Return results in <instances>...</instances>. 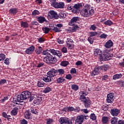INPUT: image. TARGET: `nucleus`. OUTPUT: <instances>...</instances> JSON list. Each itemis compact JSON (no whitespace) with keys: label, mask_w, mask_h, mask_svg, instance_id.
Wrapping results in <instances>:
<instances>
[{"label":"nucleus","mask_w":124,"mask_h":124,"mask_svg":"<svg viewBox=\"0 0 124 124\" xmlns=\"http://www.w3.org/2000/svg\"><path fill=\"white\" fill-rule=\"evenodd\" d=\"M31 92L28 91H23L21 94L15 96L13 98V103L18 104L17 102H23V100L28 99L31 96Z\"/></svg>","instance_id":"1"},{"label":"nucleus","mask_w":124,"mask_h":124,"mask_svg":"<svg viewBox=\"0 0 124 124\" xmlns=\"http://www.w3.org/2000/svg\"><path fill=\"white\" fill-rule=\"evenodd\" d=\"M80 14L83 17L93 16L94 14V10L90 5L86 4L83 9L81 11Z\"/></svg>","instance_id":"2"},{"label":"nucleus","mask_w":124,"mask_h":124,"mask_svg":"<svg viewBox=\"0 0 124 124\" xmlns=\"http://www.w3.org/2000/svg\"><path fill=\"white\" fill-rule=\"evenodd\" d=\"M43 61L47 64H54L58 62V59L55 56L50 55L45 57Z\"/></svg>","instance_id":"3"},{"label":"nucleus","mask_w":124,"mask_h":124,"mask_svg":"<svg viewBox=\"0 0 124 124\" xmlns=\"http://www.w3.org/2000/svg\"><path fill=\"white\" fill-rule=\"evenodd\" d=\"M100 61H109L111 60V54L108 52H105L104 54L99 57Z\"/></svg>","instance_id":"4"},{"label":"nucleus","mask_w":124,"mask_h":124,"mask_svg":"<svg viewBox=\"0 0 124 124\" xmlns=\"http://www.w3.org/2000/svg\"><path fill=\"white\" fill-rule=\"evenodd\" d=\"M48 14V17L50 19H59V15L54 10L50 11Z\"/></svg>","instance_id":"5"},{"label":"nucleus","mask_w":124,"mask_h":124,"mask_svg":"<svg viewBox=\"0 0 124 124\" xmlns=\"http://www.w3.org/2000/svg\"><path fill=\"white\" fill-rule=\"evenodd\" d=\"M59 123L61 124H72V121L66 117H61L59 120Z\"/></svg>","instance_id":"6"},{"label":"nucleus","mask_w":124,"mask_h":124,"mask_svg":"<svg viewBox=\"0 0 124 124\" xmlns=\"http://www.w3.org/2000/svg\"><path fill=\"white\" fill-rule=\"evenodd\" d=\"M115 99V94L113 93H110L107 95V102L108 103H113Z\"/></svg>","instance_id":"7"},{"label":"nucleus","mask_w":124,"mask_h":124,"mask_svg":"<svg viewBox=\"0 0 124 124\" xmlns=\"http://www.w3.org/2000/svg\"><path fill=\"white\" fill-rule=\"evenodd\" d=\"M80 100L83 102L84 105L86 108H89V107L91 106V100H90L89 98H85L84 99L81 98Z\"/></svg>","instance_id":"8"},{"label":"nucleus","mask_w":124,"mask_h":124,"mask_svg":"<svg viewBox=\"0 0 124 124\" xmlns=\"http://www.w3.org/2000/svg\"><path fill=\"white\" fill-rule=\"evenodd\" d=\"M50 53L52 54V55H54V56H57L58 57L59 59H62V52L59 51V50H56L55 49H50Z\"/></svg>","instance_id":"9"},{"label":"nucleus","mask_w":124,"mask_h":124,"mask_svg":"<svg viewBox=\"0 0 124 124\" xmlns=\"http://www.w3.org/2000/svg\"><path fill=\"white\" fill-rule=\"evenodd\" d=\"M85 120V116L82 115L78 116L76 120L75 124H82Z\"/></svg>","instance_id":"10"},{"label":"nucleus","mask_w":124,"mask_h":124,"mask_svg":"<svg viewBox=\"0 0 124 124\" xmlns=\"http://www.w3.org/2000/svg\"><path fill=\"white\" fill-rule=\"evenodd\" d=\"M79 20H80V17L75 16L73 17L70 22L69 23V26H75V25L79 22Z\"/></svg>","instance_id":"11"},{"label":"nucleus","mask_w":124,"mask_h":124,"mask_svg":"<svg viewBox=\"0 0 124 124\" xmlns=\"http://www.w3.org/2000/svg\"><path fill=\"white\" fill-rule=\"evenodd\" d=\"M103 67L98 66L96 67L93 71L92 72V76H95V75H97L100 72L101 70H102Z\"/></svg>","instance_id":"12"},{"label":"nucleus","mask_w":124,"mask_h":124,"mask_svg":"<svg viewBox=\"0 0 124 124\" xmlns=\"http://www.w3.org/2000/svg\"><path fill=\"white\" fill-rule=\"evenodd\" d=\"M82 3H78L74 5V8L73 9V13H78L80 11L79 8L81 7Z\"/></svg>","instance_id":"13"},{"label":"nucleus","mask_w":124,"mask_h":124,"mask_svg":"<svg viewBox=\"0 0 124 124\" xmlns=\"http://www.w3.org/2000/svg\"><path fill=\"white\" fill-rule=\"evenodd\" d=\"M57 73L58 71L56 69H51L47 73V75H48V76H50V77L53 78V77H54V76H56V75H57Z\"/></svg>","instance_id":"14"},{"label":"nucleus","mask_w":124,"mask_h":124,"mask_svg":"<svg viewBox=\"0 0 124 124\" xmlns=\"http://www.w3.org/2000/svg\"><path fill=\"white\" fill-rule=\"evenodd\" d=\"M35 49V47H34V46H31L26 50V54H27L28 55H31V54L33 53V51H34Z\"/></svg>","instance_id":"15"},{"label":"nucleus","mask_w":124,"mask_h":124,"mask_svg":"<svg viewBox=\"0 0 124 124\" xmlns=\"http://www.w3.org/2000/svg\"><path fill=\"white\" fill-rule=\"evenodd\" d=\"M120 112H121L120 109L117 108L111 109L110 110L111 114L113 117H117L120 114Z\"/></svg>","instance_id":"16"},{"label":"nucleus","mask_w":124,"mask_h":124,"mask_svg":"<svg viewBox=\"0 0 124 124\" xmlns=\"http://www.w3.org/2000/svg\"><path fill=\"white\" fill-rule=\"evenodd\" d=\"M43 80L44 82H46V83H50V82L53 81V78H51L49 75L45 76L43 77Z\"/></svg>","instance_id":"17"},{"label":"nucleus","mask_w":124,"mask_h":124,"mask_svg":"<svg viewBox=\"0 0 124 124\" xmlns=\"http://www.w3.org/2000/svg\"><path fill=\"white\" fill-rule=\"evenodd\" d=\"M88 92H87L86 90L80 91L79 92L80 97L79 99L81 100V98H83V99L85 98H87L86 97V95H88Z\"/></svg>","instance_id":"18"},{"label":"nucleus","mask_w":124,"mask_h":124,"mask_svg":"<svg viewBox=\"0 0 124 124\" xmlns=\"http://www.w3.org/2000/svg\"><path fill=\"white\" fill-rule=\"evenodd\" d=\"M73 40L70 38L67 39L66 41L67 46L69 49H73V46L72 45Z\"/></svg>","instance_id":"19"},{"label":"nucleus","mask_w":124,"mask_h":124,"mask_svg":"<svg viewBox=\"0 0 124 124\" xmlns=\"http://www.w3.org/2000/svg\"><path fill=\"white\" fill-rule=\"evenodd\" d=\"M18 8H12L9 10V12L10 14L12 15H16L18 12Z\"/></svg>","instance_id":"20"},{"label":"nucleus","mask_w":124,"mask_h":124,"mask_svg":"<svg viewBox=\"0 0 124 124\" xmlns=\"http://www.w3.org/2000/svg\"><path fill=\"white\" fill-rule=\"evenodd\" d=\"M42 102H43V101L42 100V98L41 97L35 98L33 101L34 104H36V105L41 104V103H42Z\"/></svg>","instance_id":"21"},{"label":"nucleus","mask_w":124,"mask_h":124,"mask_svg":"<svg viewBox=\"0 0 124 124\" xmlns=\"http://www.w3.org/2000/svg\"><path fill=\"white\" fill-rule=\"evenodd\" d=\"M64 7V3L62 2H56L55 6H54L55 8H61L62 9Z\"/></svg>","instance_id":"22"},{"label":"nucleus","mask_w":124,"mask_h":124,"mask_svg":"<svg viewBox=\"0 0 124 124\" xmlns=\"http://www.w3.org/2000/svg\"><path fill=\"white\" fill-rule=\"evenodd\" d=\"M113 42L111 40L108 41L105 44L106 48H111L113 46Z\"/></svg>","instance_id":"23"},{"label":"nucleus","mask_w":124,"mask_h":124,"mask_svg":"<svg viewBox=\"0 0 124 124\" xmlns=\"http://www.w3.org/2000/svg\"><path fill=\"white\" fill-rule=\"evenodd\" d=\"M101 54H102V52H101L100 49L97 48L94 50V56H99V57H100V56H102Z\"/></svg>","instance_id":"24"},{"label":"nucleus","mask_w":124,"mask_h":124,"mask_svg":"<svg viewBox=\"0 0 124 124\" xmlns=\"http://www.w3.org/2000/svg\"><path fill=\"white\" fill-rule=\"evenodd\" d=\"M31 111H30L29 109L28 111H26L24 113L25 117L27 120H29V119H31Z\"/></svg>","instance_id":"25"},{"label":"nucleus","mask_w":124,"mask_h":124,"mask_svg":"<svg viewBox=\"0 0 124 124\" xmlns=\"http://www.w3.org/2000/svg\"><path fill=\"white\" fill-rule=\"evenodd\" d=\"M18 108L17 107L14 108L11 111V114L12 116H16L18 114Z\"/></svg>","instance_id":"26"},{"label":"nucleus","mask_w":124,"mask_h":124,"mask_svg":"<svg viewBox=\"0 0 124 124\" xmlns=\"http://www.w3.org/2000/svg\"><path fill=\"white\" fill-rule=\"evenodd\" d=\"M123 75L122 74H116L113 76L112 79L113 80H117L118 79H121V78L122 77Z\"/></svg>","instance_id":"27"},{"label":"nucleus","mask_w":124,"mask_h":124,"mask_svg":"<svg viewBox=\"0 0 124 124\" xmlns=\"http://www.w3.org/2000/svg\"><path fill=\"white\" fill-rule=\"evenodd\" d=\"M66 17V14L64 12H61L58 15V18L60 19H64Z\"/></svg>","instance_id":"28"},{"label":"nucleus","mask_w":124,"mask_h":124,"mask_svg":"<svg viewBox=\"0 0 124 124\" xmlns=\"http://www.w3.org/2000/svg\"><path fill=\"white\" fill-rule=\"evenodd\" d=\"M42 51H43V48L41 46H38L37 48L35 50V53L37 55H40L41 53H42Z\"/></svg>","instance_id":"29"},{"label":"nucleus","mask_w":124,"mask_h":124,"mask_svg":"<svg viewBox=\"0 0 124 124\" xmlns=\"http://www.w3.org/2000/svg\"><path fill=\"white\" fill-rule=\"evenodd\" d=\"M38 21L39 23L43 24L44 22H46V18L43 16H39L38 17Z\"/></svg>","instance_id":"30"},{"label":"nucleus","mask_w":124,"mask_h":124,"mask_svg":"<svg viewBox=\"0 0 124 124\" xmlns=\"http://www.w3.org/2000/svg\"><path fill=\"white\" fill-rule=\"evenodd\" d=\"M79 29L78 26H74L72 28H70L69 29V31H71V32H74V31H76Z\"/></svg>","instance_id":"31"},{"label":"nucleus","mask_w":124,"mask_h":124,"mask_svg":"<svg viewBox=\"0 0 124 124\" xmlns=\"http://www.w3.org/2000/svg\"><path fill=\"white\" fill-rule=\"evenodd\" d=\"M29 110V112H30V113H32V114H35V115H37V114H38L37 110L33 108H30Z\"/></svg>","instance_id":"32"},{"label":"nucleus","mask_w":124,"mask_h":124,"mask_svg":"<svg viewBox=\"0 0 124 124\" xmlns=\"http://www.w3.org/2000/svg\"><path fill=\"white\" fill-rule=\"evenodd\" d=\"M64 81H65V78H64L62 77L59 78L57 79V84H62V83H63V82H64Z\"/></svg>","instance_id":"33"},{"label":"nucleus","mask_w":124,"mask_h":124,"mask_svg":"<svg viewBox=\"0 0 124 124\" xmlns=\"http://www.w3.org/2000/svg\"><path fill=\"white\" fill-rule=\"evenodd\" d=\"M21 26L22 28H24L25 29H27V28H29V23L27 22H23L22 21L21 23Z\"/></svg>","instance_id":"34"},{"label":"nucleus","mask_w":124,"mask_h":124,"mask_svg":"<svg viewBox=\"0 0 124 124\" xmlns=\"http://www.w3.org/2000/svg\"><path fill=\"white\" fill-rule=\"evenodd\" d=\"M71 89L73 91H75L76 92L79 90V86L76 84H73L71 85Z\"/></svg>","instance_id":"35"},{"label":"nucleus","mask_w":124,"mask_h":124,"mask_svg":"<svg viewBox=\"0 0 124 124\" xmlns=\"http://www.w3.org/2000/svg\"><path fill=\"white\" fill-rule=\"evenodd\" d=\"M104 24L106 26H112V25H113V22H112V21H111V20L109 19V20L106 21L104 23Z\"/></svg>","instance_id":"36"},{"label":"nucleus","mask_w":124,"mask_h":124,"mask_svg":"<svg viewBox=\"0 0 124 124\" xmlns=\"http://www.w3.org/2000/svg\"><path fill=\"white\" fill-rule=\"evenodd\" d=\"M51 91H52V88L47 87L44 90L43 93H50Z\"/></svg>","instance_id":"37"},{"label":"nucleus","mask_w":124,"mask_h":124,"mask_svg":"<svg viewBox=\"0 0 124 124\" xmlns=\"http://www.w3.org/2000/svg\"><path fill=\"white\" fill-rule=\"evenodd\" d=\"M50 53H51V51L48 49H46L43 51L42 52L43 55H45V56H48V55L50 56L51 54H50Z\"/></svg>","instance_id":"38"},{"label":"nucleus","mask_w":124,"mask_h":124,"mask_svg":"<svg viewBox=\"0 0 124 124\" xmlns=\"http://www.w3.org/2000/svg\"><path fill=\"white\" fill-rule=\"evenodd\" d=\"M117 122H118V118L117 117H114L110 119V123L111 124H117Z\"/></svg>","instance_id":"39"},{"label":"nucleus","mask_w":124,"mask_h":124,"mask_svg":"<svg viewBox=\"0 0 124 124\" xmlns=\"http://www.w3.org/2000/svg\"><path fill=\"white\" fill-rule=\"evenodd\" d=\"M102 122L103 124H107V123H108V117H103L102 118Z\"/></svg>","instance_id":"40"},{"label":"nucleus","mask_w":124,"mask_h":124,"mask_svg":"<svg viewBox=\"0 0 124 124\" xmlns=\"http://www.w3.org/2000/svg\"><path fill=\"white\" fill-rule=\"evenodd\" d=\"M2 117H3V118H5L6 119H7V120H9V119L11 118V116L7 115V114H6V113L5 112H2Z\"/></svg>","instance_id":"41"},{"label":"nucleus","mask_w":124,"mask_h":124,"mask_svg":"<svg viewBox=\"0 0 124 124\" xmlns=\"http://www.w3.org/2000/svg\"><path fill=\"white\" fill-rule=\"evenodd\" d=\"M69 108V111H75L76 112H79V111H80V109L78 108H77L76 109H75L74 108H73V107H68Z\"/></svg>","instance_id":"42"},{"label":"nucleus","mask_w":124,"mask_h":124,"mask_svg":"<svg viewBox=\"0 0 124 124\" xmlns=\"http://www.w3.org/2000/svg\"><path fill=\"white\" fill-rule=\"evenodd\" d=\"M42 30L45 33H48L50 31V28L48 27H43Z\"/></svg>","instance_id":"43"},{"label":"nucleus","mask_w":124,"mask_h":124,"mask_svg":"<svg viewBox=\"0 0 124 124\" xmlns=\"http://www.w3.org/2000/svg\"><path fill=\"white\" fill-rule=\"evenodd\" d=\"M90 119L93 121H95L96 120V115L94 113H92L90 115Z\"/></svg>","instance_id":"44"},{"label":"nucleus","mask_w":124,"mask_h":124,"mask_svg":"<svg viewBox=\"0 0 124 124\" xmlns=\"http://www.w3.org/2000/svg\"><path fill=\"white\" fill-rule=\"evenodd\" d=\"M50 2H51V6L55 7L57 3L56 0H49Z\"/></svg>","instance_id":"45"},{"label":"nucleus","mask_w":124,"mask_h":124,"mask_svg":"<svg viewBox=\"0 0 124 124\" xmlns=\"http://www.w3.org/2000/svg\"><path fill=\"white\" fill-rule=\"evenodd\" d=\"M102 81H108V80H110V79L108 78V75H106L102 77Z\"/></svg>","instance_id":"46"},{"label":"nucleus","mask_w":124,"mask_h":124,"mask_svg":"<svg viewBox=\"0 0 124 124\" xmlns=\"http://www.w3.org/2000/svg\"><path fill=\"white\" fill-rule=\"evenodd\" d=\"M5 57L6 56L5 55H4V54H0V62H1V61H4Z\"/></svg>","instance_id":"47"},{"label":"nucleus","mask_w":124,"mask_h":124,"mask_svg":"<svg viewBox=\"0 0 124 124\" xmlns=\"http://www.w3.org/2000/svg\"><path fill=\"white\" fill-rule=\"evenodd\" d=\"M57 72L59 73V75H62L64 74V70L62 69H59L58 70Z\"/></svg>","instance_id":"48"},{"label":"nucleus","mask_w":124,"mask_h":124,"mask_svg":"<svg viewBox=\"0 0 124 124\" xmlns=\"http://www.w3.org/2000/svg\"><path fill=\"white\" fill-rule=\"evenodd\" d=\"M69 62L67 61H62L61 62V65L62 66H67V65L68 64Z\"/></svg>","instance_id":"49"},{"label":"nucleus","mask_w":124,"mask_h":124,"mask_svg":"<svg viewBox=\"0 0 124 124\" xmlns=\"http://www.w3.org/2000/svg\"><path fill=\"white\" fill-rule=\"evenodd\" d=\"M39 14V12L36 10H34L32 13V16H35L36 15H38Z\"/></svg>","instance_id":"50"},{"label":"nucleus","mask_w":124,"mask_h":124,"mask_svg":"<svg viewBox=\"0 0 124 124\" xmlns=\"http://www.w3.org/2000/svg\"><path fill=\"white\" fill-rule=\"evenodd\" d=\"M37 86L39 87H44V82L38 81Z\"/></svg>","instance_id":"51"},{"label":"nucleus","mask_w":124,"mask_h":124,"mask_svg":"<svg viewBox=\"0 0 124 124\" xmlns=\"http://www.w3.org/2000/svg\"><path fill=\"white\" fill-rule=\"evenodd\" d=\"M97 34V32H90L89 33V35L90 37H93V36H95Z\"/></svg>","instance_id":"52"},{"label":"nucleus","mask_w":124,"mask_h":124,"mask_svg":"<svg viewBox=\"0 0 124 124\" xmlns=\"http://www.w3.org/2000/svg\"><path fill=\"white\" fill-rule=\"evenodd\" d=\"M46 124H51L53 123V122H54V120H53V119H51L50 118L46 119Z\"/></svg>","instance_id":"53"},{"label":"nucleus","mask_w":124,"mask_h":124,"mask_svg":"<svg viewBox=\"0 0 124 124\" xmlns=\"http://www.w3.org/2000/svg\"><path fill=\"white\" fill-rule=\"evenodd\" d=\"M53 31H55V32H60V31H61L62 30H61L60 28L56 26L53 28Z\"/></svg>","instance_id":"54"},{"label":"nucleus","mask_w":124,"mask_h":124,"mask_svg":"<svg viewBox=\"0 0 124 124\" xmlns=\"http://www.w3.org/2000/svg\"><path fill=\"white\" fill-rule=\"evenodd\" d=\"M88 41H89V42H90V44H93V38L89 37L88 38Z\"/></svg>","instance_id":"55"},{"label":"nucleus","mask_w":124,"mask_h":124,"mask_svg":"<svg viewBox=\"0 0 124 124\" xmlns=\"http://www.w3.org/2000/svg\"><path fill=\"white\" fill-rule=\"evenodd\" d=\"M38 41L39 43H43L45 41V39L43 38H38Z\"/></svg>","instance_id":"56"},{"label":"nucleus","mask_w":124,"mask_h":124,"mask_svg":"<svg viewBox=\"0 0 124 124\" xmlns=\"http://www.w3.org/2000/svg\"><path fill=\"white\" fill-rule=\"evenodd\" d=\"M21 124H28V121L25 119H22L20 121Z\"/></svg>","instance_id":"57"},{"label":"nucleus","mask_w":124,"mask_h":124,"mask_svg":"<svg viewBox=\"0 0 124 124\" xmlns=\"http://www.w3.org/2000/svg\"><path fill=\"white\" fill-rule=\"evenodd\" d=\"M5 83H6V80L3 79L0 80V85H4V84H5Z\"/></svg>","instance_id":"58"},{"label":"nucleus","mask_w":124,"mask_h":124,"mask_svg":"<svg viewBox=\"0 0 124 124\" xmlns=\"http://www.w3.org/2000/svg\"><path fill=\"white\" fill-rule=\"evenodd\" d=\"M4 63H5V64H6V65H9V59L8 58H6L4 62Z\"/></svg>","instance_id":"59"},{"label":"nucleus","mask_w":124,"mask_h":124,"mask_svg":"<svg viewBox=\"0 0 124 124\" xmlns=\"http://www.w3.org/2000/svg\"><path fill=\"white\" fill-rule=\"evenodd\" d=\"M107 36H108V35L103 33V34H101V35L100 36V38H106V37H107Z\"/></svg>","instance_id":"60"},{"label":"nucleus","mask_w":124,"mask_h":124,"mask_svg":"<svg viewBox=\"0 0 124 124\" xmlns=\"http://www.w3.org/2000/svg\"><path fill=\"white\" fill-rule=\"evenodd\" d=\"M71 74H74L76 73V69L75 68H72L70 70Z\"/></svg>","instance_id":"61"},{"label":"nucleus","mask_w":124,"mask_h":124,"mask_svg":"<svg viewBox=\"0 0 124 124\" xmlns=\"http://www.w3.org/2000/svg\"><path fill=\"white\" fill-rule=\"evenodd\" d=\"M62 52L64 53H67V48L66 47H64L62 49Z\"/></svg>","instance_id":"62"},{"label":"nucleus","mask_w":124,"mask_h":124,"mask_svg":"<svg viewBox=\"0 0 124 124\" xmlns=\"http://www.w3.org/2000/svg\"><path fill=\"white\" fill-rule=\"evenodd\" d=\"M44 65V63L43 62H39V63L37 64V67L39 68V67H42Z\"/></svg>","instance_id":"63"},{"label":"nucleus","mask_w":124,"mask_h":124,"mask_svg":"<svg viewBox=\"0 0 124 124\" xmlns=\"http://www.w3.org/2000/svg\"><path fill=\"white\" fill-rule=\"evenodd\" d=\"M57 42H58V43L59 44H63V41L60 38L57 39Z\"/></svg>","instance_id":"64"}]
</instances>
